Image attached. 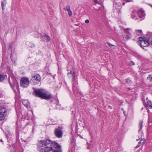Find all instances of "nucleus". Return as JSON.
Masks as SVG:
<instances>
[{
  "label": "nucleus",
  "mask_w": 152,
  "mask_h": 152,
  "mask_svg": "<svg viewBox=\"0 0 152 152\" xmlns=\"http://www.w3.org/2000/svg\"><path fill=\"white\" fill-rule=\"evenodd\" d=\"M145 142V139L143 140L142 139H141L140 141L139 142L140 143H141L142 144H143V143H144Z\"/></svg>",
  "instance_id": "29"
},
{
  "label": "nucleus",
  "mask_w": 152,
  "mask_h": 152,
  "mask_svg": "<svg viewBox=\"0 0 152 152\" xmlns=\"http://www.w3.org/2000/svg\"><path fill=\"white\" fill-rule=\"evenodd\" d=\"M7 111V110L4 107L0 109V121H2L5 118Z\"/></svg>",
  "instance_id": "8"
},
{
  "label": "nucleus",
  "mask_w": 152,
  "mask_h": 152,
  "mask_svg": "<svg viewBox=\"0 0 152 152\" xmlns=\"http://www.w3.org/2000/svg\"><path fill=\"white\" fill-rule=\"evenodd\" d=\"M23 104L28 109L30 107L29 103L26 100H23L22 102Z\"/></svg>",
  "instance_id": "13"
},
{
  "label": "nucleus",
  "mask_w": 152,
  "mask_h": 152,
  "mask_svg": "<svg viewBox=\"0 0 152 152\" xmlns=\"http://www.w3.org/2000/svg\"><path fill=\"white\" fill-rule=\"evenodd\" d=\"M129 64L130 65H134L135 64L132 61H130Z\"/></svg>",
  "instance_id": "30"
},
{
  "label": "nucleus",
  "mask_w": 152,
  "mask_h": 152,
  "mask_svg": "<svg viewBox=\"0 0 152 152\" xmlns=\"http://www.w3.org/2000/svg\"><path fill=\"white\" fill-rule=\"evenodd\" d=\"M142 121H140L139 122V126L140 128V130H139V132H140V130L142 129Z\"/></svg>",
  "instance_id": "21"
},
{
  "label": "nucleus",
  "mask_w": 152,
  "mask_h": 152,
  "mask_svg": "<svg viewBox=\"0 0 152 152\" xmlns=\"http://www.w3.org/2000/svg\"><path fill=\"white\" fill-rule=\"evenodd\" d=\"M107 44L111 48H112L114 46V45H113L111 44L109 42H107Z\"/></svg>",
  "instance_id": "27"
},
{
  "label": "nucleus",
  "mask_w": 152,
  "mask_h": 152,
  "mask_svg": "<svg viewBox=\"0 0 152 152\" xmlns=\"http://www.w3.org/2000/svg\"><path fill=\"white\" fill-rule=\"evenodd\" d=\"M147 79L150 82H152V76L151 75H149L148 77H147Z\"/></svg>",
  "instance_id": "23"
},
{
  "label": "nucleus",
  "mask_w": 152,
  "mask_h": 152,
  "mask_svg": "<svg viewBox=\"0 0 152 152\" xmlns=\"http://www.w3.org/2000/svg\"><path fill=\"white\" fill-rule=\"evenodd\" d=\"M33 94L36 96L40 97L45 100H49L52 98V94L42 88L36 89L33 88Z\"/></svg>",
  "instance_id": "2"
},
{
  "label": "nucleus",
  "mask_w": 152,
  "mask_h": 152,
  "mask_svg": "<svg viewBox=\"0 0 152 152\" xmlns=\"http://www.w3.org/2000/svg\"><path fill=\"white\" fill-rule=\"evenodd\" d=\"M68 15L70 17H71L72 15V12L70 10L68 11Z\"/></svg>",
  "instance_id": "26"
},
{
  "label": "nucleus",
  "mask_w": 152,
  "mask_h": 152,
  "mask_svg": "<svg viewBox=\"0 0 152 152\" xmlns=\"http://www.w3.org/2000/svg\"><path fill=\"white\" fill-rule=\"evenodd\" d=\"M123 113H124V114L125 115V112H124Z\"/></svg>",
  "instance_id": "37"
},
{
  "label": "nucleus",
  "mask_w": 152,
  "mask_h": 152,
  "mask_svg": "<svg viewBox=\"0 0 152 152\" xmlns=\"http://www.w3.org/2000/svg\"><path fill=\"white\" fill-rule=\"evenodd\" d=\"M150 5L152 7V5Z\"/></svg>",
  "instance_id": "40"
},
{
  "label": "nucleus",
  "mask_w": 152,
  "mask_h": 152,
  "mask_svg": "<svg viewBox=\"0 0 152 152\" xmlns=\"http://www.w3.org/2000/svg\"><path fill=\"white\" fill-rule=\"evenodd\" d=\"M67 68L68 69V68ZM67 71H69V70L68 69H67Z\"/></svg>",
  "instance_id": "41"
},
{
  "label": "nucleus",
  "mask_w": 152,
  "mask_h": 152,
  "mask_svg": "<svg viewBox=\"0 0 152 152\" xmlns=\"http://www.w3.org/2000/svg\"><path fill=\"white\" fill-rule=\"evenodd\" d=\"M27 45L31 48H32L35 47L34 44L31 42H28L27 43Z\"/></svg>",
  "instance_id": "18"
},
{
  "label": "nucleus",
  "mask_w": 152,
  "mask_h": 152,
  "mask_svg": "<svg viewBox=\"0 0 152 152\" xmlns=\"http://www.w3.org/2000/svg\"><path fill=\"white\" fill-rule=\"evenodd\" d=\"M146 106L149 108L151 109L152 108V103L151 101L148 100V98H146Z\"/></svg>",
  "instance_id": "12"
},
{
  "label": "nucleus",
  "mask_w": 152,
  "mask_h": 152,
  "mask_svg": "<svg viewBox=\"0 0 152 152\" xmlns=\"http://www.w3.org/2000/svg\"><path fill=\"white\" fill-rule=\"evenodd\" d=\"M136 34L139 35H140L142 33V32L141 30H137L136 31Z\"/></svg>",
  "instance_id": "22"
},
{
  "label": "nucleus",
  "mask_w": 152,
  "mask_h": 152,
  "mask_svg": "<svg viewBox=\"0 0 152 152\" xmlns=\"http://www.w3.org/2000/svg\"><path fill=\"white\" fill-rule=\"evenodd\" d=\"M4 79V76L0 74V82H1Z\"/></svg>",
  "instance_id": "25"
},
{
  "label": "nucleus",
  "mask_w": 152,
  "mask_h": 152,
  "mask_svg": "<svg viewBox=\"0 0 152 152\" xmlns=\"http://www.w3.org/2000/svg\"><path fill=\"white\" fill-rule=\"evenodd\" d=\"M139 44L142 49H144V47L148 46L151 45L149 42V36L148 38L143 37H139L138 38Z\"/></svg>",
  "instance_id": "3"
},
{
  "label": "nucleus",
  "mask_w": 152,
  "mask_h": 152,
  "mask_svg": "<svg viewBox=\"0 0 152 152\" xmlns=\"http://www.w3.org/2000/svg\"><path fill=\"white\" fill-rule=\"evenodd\" d=\"M108 107L110 109H112V107L110 106V105H109L108 106Z\"/></svg>",
  "instance_id": "34"
},
{
  "label": "nucleus",
  "mask_w": 152,
  "mask_h": 152,
  "mask_svg": "<svg viewBox=\"0 0 152 152\" xmlns=\"http://www.w3.org/2000/svg\"><path fill=\"white\" fill-rule=\"evenodd\" d=\"M125 81L126 83L128 85L131 84L132 83V81L129 78L125 79Z\"/></svg>",
  "instance_id": "17"
},
{
  "label": "nucleus",
  "mask_w": 152,
  "mask_h": 152,
  "mask_svg": "<svg viewBox=\"0 0 152 152\" xmlns=\"http://www.w3.org/2000/svg\"><path fill=\"white\" fill-rule=\"evenodd\" d=\"M6 0H3L1 1V8L2 9V10L4 11V6H5L6 4Z\"/></svg>",
  "instance_id": "15"
},
{
  "label": "nucleus",
  "mask_w": 152,
  "mask_h": 152,
  "mask_svg": "<svg viewBox=\"0 0 152 152\" xmlns=\"http://www.w3.org/2000/svg\"><path fill=\"white\" fill-rule=\"evenodd\" d=\"M64 9L67 11L70 10V7L69 5H67L66 7L64 8Z\"/></svg>",
  "instance_id": "20"
},
{
  "label": "nucleus",
  "mask_w": 152,
  "mask_h": 152,
  "mask_svg": "<svg viewBox=\"0 0 152 152\" xmlns=\"http://www.w3.org/2000/svg\"><path fill=\"white\" fill-rule=\"evenodd\" d=\"M141 145V143L139 142L137 145L136 146V148H138Z\"/></svg>",
  "instance_id": "31"
},
{
  "label": "nucleus",
  "mask_w": 152,
  "mask_h": 152,
  "mask_svg": "<svg viewBox=\"0 0 152 152\" xmlns=\"http://www.w3.org/2000/svg\"><path fill=\"white\" fill-rule=\"evenodd\" d=\"M137 141H138V140H137Z\"/></svg>",
  "instance_id": "42"
},
{
  "label": "nucleus",
  "mask_w": 152,
  "mask_h": 152,
  "mask_svg": "<svg viewBox=\"0 0 152 152\" xmlns=\"http://www.w3.org/2000/svg\"><path fill=\"white\" fill-rule=\"evenodd\" d=\"M87 149H89V147H87Z\"/></svg>",
  "instance_id": "38"
},
{
  "label": "nucleus",
  "mask_w": 152,
  "mask_h": 152,
  "mask_svg": "<svg viewBox=\"0 0 152 152\" xmlns=\"http://www.w3.org/2000/svg\"><path fill=\"white\" fill-rule=\"evenodd\" d=\"M78 83L77 81H75L72 83V89L74 94H76L78 91V89L77 87Z\"/></svg>",
  "instance_id": "10"
},
{
  "label": "nucleus",
  "mask_w": 152,
  "mask_h": 152,
  "mask_svg": "<svg viewBox=\"0 0 152 152\" xmlns=\"http://www.w3.org/2000/svg\"><path fill=\"white\" fill-rule=\"evenodd\" d=\"M1 93H0V97H1Z\"/></svg>",
  "instance_id": "39"
},
{
  "label": "nucleus",
  "mask_w": 152,
  "mask_h": 152,
  "mask_svg": "<svg viewBox=\"0 0 152 152\" xmlns=\"http://www.w3.org/2000/svg\"><path fill=\"white\" fill-rule=\"evenodd\" d=\"M135 12V11H133L132 12L131 14V17L134 20H136L137 19H138V18L137 16L134 14Z\"/></svg>",
  "instance_id": "14"
},
{
  "label": "nucleus",
  "mask_w": 152,
  "mask_h": 152,
  "mask_svg": "<svg viewBox=\"0 0 152 152\" xmlns=\"http://www.w3.org/2000/svg\"><path fill=\"white\" fill-rule=\"evenodd\" d=\"M8 49L9 50H10V51H12V47L11 45H10L8 46Z\"/></svg>",
  "instance_id": "28"
},
{
  "label": "nucleus",
  "mask_w": 152,
  "mask_h": 152,
  "mask_svg": "<svg viewBox=\"0 0 152 152\" xmlns=\"http://www.w3.org/2000/svg\"><path fill=\"white\" fill-rule=\"evenodd\" d=\"M137 13L138 17L142 18V20L144 18L145 14L144 11L141 8L139 9L137 11Z\"/></svg>",
  "instance_id": "9"
},
{
  "label": "nucleus",
  "mask_w": 152,
  "mask_h": 152,
  "mask_svg": "<svg viewBox=\"0 0 152 152\" xmlns=\"http://www.w3.org/2000/svg\"><path fill=\"white\" fill-rule=\"evenodd\" d=\"M37 149L40 152H62L61 146L57 143L50 140H41L38 142Z\"/></svg>",
  "instance_id": "1"
},
{
  "label": "nucleus",
  "mask_w": 152,
  "mask_h": 152,
  "mask_svg": "<svg viewBox=\"0 0 152 152\" xmlns=\"http://www.w3.org/2000/svg\"><path fill=\"white\" fill-rule=\"evenodd\" d=\"M149 42L150 43L151 45H152V35L149 36Z\"/></svg>",
  "instance_id": "24"
},
{
  "label": "nucleus",
  "mask_w": 152,
  "mask_h": 152,
  "mask_svg": "<svg viewBox=\"0 0 152 152\" xmlns=\"http://www.w3.org/2000/svg\"><path fill=\"white\" fill-rule=\"evenodd\" d=\"M125 2H124V3H123V5H125Z\"/></svg>",
  "instance_id": "36"
},
{
  "label": "nucleus",
  "mask_w": 152,
  "mask_h": 152,
  "mask_svg": "<svg viewBox=\"0 0 152 152\" xmlns=\"http://www.w3.org/2000/svg\"><path fill=\"white\" fill-rule=\"evenodd\" d=\"M129 28H127L124 29V32L122 34L123 38L124 40H127L131 37V35L129 32Z\"/></svg>",
  "instance_id": "7"
},
{
  "label": "nucleus",
  "mask_w": 152,
  "mask_h": 152,
  "mask_svg": "<svg viewBox=\"0 0 152 152\" xmlns=\"http://www.w3.org/2000/svg\"><path fill=\"white\" fill-rule=\"evenodd\" d=\"M85 22L86 23H88L89 22V21L87 19L85 20Z\"/></svg>",
  "instance_id": "33"
},
{
  "label": "nucleus",
  "mask_w": 152,
  "mask_h": 152,
  "mask_svg": "<svg viewBox=\"0 0 152 152\" xmlns=\"http://www.w3.org/2000/svg\"><path fill=\"white\" fill-rule=\"evenodd\" d=\"M68 77L72 79V82H73L75 80V72L71 71L67 73Z\"/></svg>",
  "instance_id": "11"
},
{
  "label": "nucleus",
  "mask_w": 152,
  "mask_h": 152,
  "mask_svg": "<svg viewBox=\"0 0 152 152\" xmlns=\"http://www.w3.org/2000/svg\"><path fill=\"white\" fill-rule=\"evenodd\" d=\"M41 80L40 75L38 74H36L31 76L29 82L33 83L34 85H37L41 81Z\"/></svg>",
  "instance_id": "4"
},
{
  "label": "nucleus",
  "mask_w": 152,
  "mask_h": 152,
  "mask_svg": "<svg viewBox=\"0 0 152 152\" xmlns=\"http://www.w3.org/2000/svg\"><path fill=\"white\" fill-rule=\"evenodd\" d=\"M29 81L28 78L23 77L20 80V86L23 87H27L29 86Z\"/></svg>",
  "instance_id": "6"
},
{
  "label": "nucleus",
  "mask_w": 152,
  "mask_h": 152,
  "mask_svg": "<svg viewBox=\"0 0 152 152\" xmlns=\"http://www.w3.org/2000/svg\"><path fill=\"white\" fill-rule=\"evenodd\" d=\"M10 85L12 88L13 90V91L14 92H15V93H16V90L14 89L15 88V83L14 82H12V83H10Z\"/></svg>",
  "instance_id": "16"
},
{
  "label": "nucleus",
  "mask_w": 152,
  "mask_h": 152,
  "mask_svg": "<svg viewBox=\"0 0 152 152\" xmlns=\"http://www.w3.org/2000/svg\"><path fill=\"white\" fill-rule=\"evenodd\" d=\"M55 135L58 138H61L63 136V132L62 128L60 126L55 129L54 130Z\"/></svg>",
  "instance_id": "5"
},
{
  "label": "nucleus",
  "mask_w": 152,
  "mask_h": 152,
  "mask_svg": "<svg viewBox=\"0 0 152 152\" xmlns=\"http://www.w3.org/2000/svg\"><path fill=\"white\" fill-rule=\"evenodd\" d=\"M0 141L1 142H3V140H2V139H1L0 140Z\"/></svg>",
  "instance_id": "35"
},
{
  "label": "nucleus",
  "mask_w": 152,
  "mask_h": 152,
  "mask_svg": "<svg viewBox=\"0 0 152 152\" xmlns=\"http://www.w3.org/2000/svg\"><path fill=\"white\" fill-rule=\"evenodd\" d=\"M43 35L45 37L47 38L48 41H49L50 40V37L48 34H46L44 33V34Z\"/></svg>",
  "instance_id": "19"
},
{
  "label": "nucleus",
  "mask_w": 152,
  "mask_h": 152,
  "mask_svg": "<svg viewBox=\"0 0 152 152\" xmlns=\"http://www.w3.org/2000/svg\"><path fill=\"white\" fill-rule=\"evenodd\" d=\"M94 1L96 3L98 4H99V1L98 0H94Z\"/></svg>",
  "instance_id": "32"
}]
</instances>
